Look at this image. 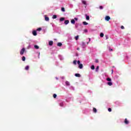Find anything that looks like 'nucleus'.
Returning <instances> with one entry per match:
<instances>
[{
	"label": "nucleus",
	"mask_w": 131,
	"mask_h": 131,
	"mask_svg": "<svg viewBox=\"0 0 131 131\" xmlns=\"http://www.w3.org/2000/svg\"><path fill=\"white\" fill-rule=\"evenodd\" d=\"M63 102H61V103H60V104H59V105L60 106V107H63Z\"/></svg>",
	"instance_id": "obj_27"
},
{
	"label": "nucleus",
	"mask_w": 131,
	"mask_h": 131,
	"mask_svg": "<svg viewBox=\"0 0 131 131\" xmlns=\"http://www.w3.org/2000/svg\"><path fill=\"white\" fill-rule=\"evenodd\" d=\"M45 20L46 21H49L50 20V18H49V17H45Z\"/></svg>",
	"instance_id": "obj_16"
},
{
	"label": "nucleus",
	"mask_w": 131,
	"mask_h": 131,
	"mask_svg": "<svg viewBox=\"0 0 131 131\" xmlns=\"http://www.w3.org/2000/svg\"><path fill=\"white\" fill-rule=\"evenodd\" d=\"M57 46L58 47H62V43H61V42L57 43Z\"/></svg>",
	"instance_id": "obj_12"
},
{
	"label": "nucleus",
	"mask_w": 131,
	"mask_h": 131,
	"mask_svg": "<svg viewBox=\"0 0 131 131\" xmlns=\"http://www.w3.org/2000/svg\"><path fill=\"white\" fill-rule=\"evenodd\" d=\"M71 23H72V24H75V20L74 19H72Z\"/></svg>",
	"instance_id": "obj_10"
},
{
	"label": "nucleus",
	"mask_w": 131,
	"mask_h": 131,
	"mask_svg": "<svg viewBox=\"0 0 131 131\" xmlns=\"http://www.w3.org/2000/svg\"><path fill=\"white\" fill-rule=\"evenodd\" d=\"M124 123L125 124H128V123H129V122L127 120V119H125Z\"/></svg>",
	"instance_id": "obj_4"
},
{
	"label": "nucleus",
	"mask_w": 131,
	"mask_h": 131,
	"mask_svg": "<svg viewBox=\"0 0 131 131\" xmlns=\"http://www.w3.org/2000/svg\"><path fill=\"white\" fill-rule=\"evenodd\" d=\"M25 59H26V58H25V56H23L22 57V61H25Z\"/></svg>",
	"instance_id": "obj_29"
},
{
	"label": "nucleus",
	"mask_w": 131,
	"mask_h": 131,
	"mask_svg": "<svg viewBox=\"0 0 131 131\" xmlns=\"http://www.w3.org/2000/svg\"><path fill=\"white\" fill-rule=\"evenodd\" d=\"M83 25H88L89 23H86V21H83Z\"/></svg>",
	"instance_id": "obj_21"
},
{
	"label": "nucleus",
	"mask_w": 131,
	"mask_h": 131,
	"mask_svg": "<svg viewBox=\"0 0 131 131\" xmlns=\"http://www.w3.org/2000/svg\"><path fill=\"white\" fill-rule=\"evenodd\" d=\"M61 11L62 12H65V8L64 7L61 8Z\"/></svg>",
	"instance_id": "obj_25"
},
{
	"label": "nucleus",
	"mask_w": 131,
	"mask_h": 131,
	"mask_svg": "<svg viewBox=\"0 0 131 131\" xmlns=\"http://www.w3.org/2000/svg\"><path fill=\"white\" fill-rule=\"evenodd\" d=\"M53 98H54V99H56L57 98V94H53Z\"/></svg>",
	"instance_id": "obj_22"
},
{
	"label": "nucleus",
	"mask_w": 131,
	"mask_h": 131,
	"mask_svg": "<svg viewBox=\"0 0 131 131\" xmlns=\"http://www.w3.org/2000/svg\"><path fill=\"white\" fill-rule=\"evenodd\" d=\"M77 51H79V48H78L77 49Z\"/></svg>",
	"instance_id": "obj_42"
},
{
	"label": "nucleus",
	"mask_w": 131,
	"mask_h": 131,
	"mask_svg": "<svg viewBox=\"0 0 131 131\" xmlns=\"http://www.w3.org/2000/svg\"><path fill=\"white\" fill-rule=\"evenodd\" d=\"M96 71H97V70H99V66H97V67H96Z\"/></svg>",
	"instance_id": "obj_37"
},
{
	"label": "nucleus",
	"mask_w": 131,
	"mask_h": 131,
	"mask_svg": "<svg viewBox=\"0 0 131 131\" xmlns=\"http://www.w3.org/2000/svg\"><path fill=\"white\" fill-rule=\"evenodd\" d=\"M53 43H54V42H53V41H50L49 42V46H53Z\"/></svg>",
	"instance_id": "obj_6"
},
{
	"label": "nucleus",
	"mask_w": 131,
	"mask_h": 131,
	"mask_svg": "<svg viewBox=\"0 0 131 131\" xmlns=\"http://www.w3.org/2000/svg\"><path fill=\"white\" fill-rule=\"evenodd\" d=\"M34 47L35 49H36L37 50H38V49H39V47H38V46L37 45H35Z\"/></svg>",
	"instance_id": "obj_14"
},
{
	"label": "nucleus",
	"mask_w": 131,
	"mask_h": 131,
	"mask_svg": "<svg viewBox=\"0 0 131 131\" xmlns=\"http://www.w3.org/2000/svg\"><path fill=\"white\" fill-rule=\"evenodd\" d=\"M78 37H79V36H78V35L76 36L75 37L76 40H78Z\"/></svg>",
	"instance_id": "obj_31"
},
{
	"label": "nucleus",
	"mask_w": 131,
	"mask_h": 131,
	"mask_svg": "<svg viewBox=\"0 0 131 131\" xmlns=\"http://www.w3.org/2000/svg\"><path fill=\"white\" fill-rule=\"evenodd\" d=\"M95 62H96V63H99V60L96 59Z\"/></svg>",
	"instance_id": "obj_34"
},
{
	"label": "nucleus",
	"mask_w": 131,
	"mask_h": 131,
	"mask_svg": "<svg viewBox=\"0 0 131 131\" xmlns=\"http://www.w3.org/2000/svg\"><path fill=\"white\" fill-rule=\"evenodd\" d=\"M32 34L34 36H36V35H37V33H36V31H33L32 32Z\"/></svg>",
	"instance_id": "obj_3"
},
{
	"label": "nucleus",
	"mask_w": 131,
	"mask_h": 131,
	"mask_svg": "<svg viewBox=\"0 0 131 131\" xmlns=\"http://www.w3.org/2000/svg\"><path fill=\"white\" fill-rule=\"evenodd\" d=\"M76 63H77V61H76V60H74L73 61V64L74 65H76Z\"/></svg>",
	"instance_id": "obj_23"
},
{
	"label": "nucleus",
	"mask_w": 131,
	"mask_h": 131,
	"mask_svg": "<svg viewBox=\"0 0 131 131\" xmlns=\"http://www.w3.org/2000/svg\"><path fill=\"white\" fill-rule=\"evenodd\" d=\"M75 76H76V77H80L81 75L79 74H75Z\"/></svg>",
	"instance_id": "obj_8"
},
{
	"label": "nucleus",
	"mask_w": 131,
	"mask_h": 131,
	"mask_svg": "<svg viewBox=\"0 0 131 131\" xmlns=\"http://www.w3.org/2000/svg\"><path fill=\"white\" fill-rule=\"evenodd\" d=\"M89 40L91 41V38H89Z\"/></svg>",
	"instance_id": "obj_44"
},
{
	"label": "nucleus",
	"mask_w": 131,
	"mask_h": 131,
	"mask_svg": "<svg viewBox=\"0 0 131 131\" xmlns=\"http://www.w3.org/2000/svg\"><path fill=\"white\" fill-rule=\"evenodd\" d=\"M66 84L67 85H70V83H69V82H68V81H67L66 82Z\"/></svg>",
	"instance_id": "obj_19"
},
{
	"label": "nucleus",
	"mask_w": 131,
	"mask_h": 131,
	"mask_svg": "<svg viewBox=\"0 0 131 131\" xmlns=\"http://www.w3.org/2000/svg\"><path fill=\"white\" fill-rule=\"evenodd\" d=\"M106 39H108V36L107 35H105Z\"/></svg>",
	"instance_id": "obj_38"
},
{
	"label": "nucleus",
	"mask_w": 131,
	"mask_h": 131,
	"mask_svg": "<svg viewBox=\"0 0 131 131\" xmlns=\"http://www.w3.org/2000/svg\"><path fill=\"white\" fill-rule=\"evenodd\" d=\"M111 19V17H110V16L107 15L105 16V20L106 21H109V20H110Z\"/></svg>",
	"instance_id": "obj_2"
},
{
	"label": "nucleus",
	"mask_w": 131,
	"mask_h": 131,
	"mask_svg": "<svg viewBox=\"0 0 131 131\" xmlns=\"http://www.w3.org/2000/svg\"><path fill=\"white\" fill-rule=\"evenodd\" d=\"M74 20H75V21H77V20H78V18H76V17H75V18H74Z\"/></svg>",
	"instance_id": "obj_35"
},
{
	"label": "nucleus",
	"mask_w": 131,
	"mask_h": 131,
	"mask_svg": "<svg viewBox=\"0 0 131 131\" xmlns=\"http://www.w3.org/2000/svg\"><path fill=\"white\" fill-rule=\"evenodd\" d=\"M64 20H65V18L61 17L59 19V21H60V22H62V21H64Z\"/></svg>",
	"instance_id": "obj_9"
},
{
	"label": "nucleus",
	"mask_w": 131,
	"mask_h": 131,
	"mask_svg": "<svg viewBox=\"0 0 131 131\" xmlns=\"http://www.w3.org/2000/svg\"><path fill=\"white\" fill-rule=\"evenodd\" d=\"M108 111L109 112H111V111H112V109H111V108H108Z\"/></svg>",
	"instance_id": "obj_32"
},
{
	"label": "nucleus",
	"mask_w": 131,
	"mask_h": 131,
	"mask_svg": "<svg viewBox=\"0 0 131 131\" xmlns=\"http://www.w3.org/2000/svg\"><path fill=\"white\" fill-rule=\"evenodd\" d=\"M104 36V33H100V37H103Z\"/></svg>",
	"instance_id": "obj_26"
},
{
	"label": "nucleus",
	"mask_w": 131,
	"mask_h": 131,
	"mask_svg": "<svg viewBox=\"0 0 131 131\" xmlns=\"http://www.w3.org/2000/svg\"><path fill=\"white\" fill-rule=\"evenodd\" d=\"M84 32H88V30L86 29L84 30Z\"/></svg>",
	"instance_id": "obj_41"
},
{
	"label": "nucleus",
	"mask_w": 131,
	"mask_h": 131,
	"mask_svg": "<svg viewBox=\"0 0 131 131\" xmlns=\"http://www.w3.org/2000/svg\"><path fill=\"white\" fill-rule=\"evenodd\" d=\"M25 52V48H23L20 52V55H23V54H24Z\"/></svg>",
	"instance_id": "obj_1"
},
{
	"label": "nucleus",
	"mask_w": 131,
	"mask_h": 131,
	"mask_svg": "<svg viewBox=\"0 0 131 131\" xmlns=\"http://www.w3.org/2000/svg\"><path fill=\"white\" fill-rule=\"evenodd\" d=\"M25 70H29V66H27L25 67Z\"/></svg>",
	"instance_id": "obj_18"
},
{
	"label": "nucleus",
	"mask_w": 131,
	"mask_h": 131,
	"mask_svg": "<svg viewBox=\"0 0 131 131\" xmlns=\"http://www.w3.org/2000/svg\"><path fill=\"white\" fill-rule=\"evenodd\" d=\"M106 80L107 81H111L112 80H111V78H107Z\"/></svg>",
	"instance_id": "obj_24"
},
{
	"label": "nucleus",
	"mask_w": 131,
	"mask_h": 131,
	"mask_svg": "<svg viewBox=\"0 0 131 131\" xmlns=\"http://www.w3.org/2000/svg\"><path fill=\"white\" fill-rule=\"evenodd\" d=\"M91 69L92 70H95V66L92 65V66L91 67Z\"/></svg>",
	"instance_id": "obj_17"
},
{
	"label": "nucleus",
	"mask_w": 131,
	"mask_h": 131,
	"mask_svg": "<svg viewBox=\"0 0 131 131\" xmlns=\"http://www.w3.org/2000/svg\"><path fill=\"white\" fill-rule=\"evenodd\" d=\"M93 112H94V113H97V108L94 107L93 108Z\"/></svg>",
	"instance_id": "obj_13"
},
{
	"label": "nucleus",
	"mask_w": 131,
	"mask_h": 131,
	"mask_svg": "<svg viewBox=\"0 0 131 131\" xmlns=\"http://www.w3.org/2000/svg\"><path fill=\"white\" fill-rule=\"evenodd\" d=\"M112 73H113V70H112Z\"/></svg>",
	"instance_id": "obj_43"
},
{
	"label": "nucleus",
	"mask_w": 131,
	"mask_h": 131,
	"mask_svg": "<svg viewBox=\"0 0 131 131\" xmlns=\"http://www.w3.org/2000/svg\"><path fill=\"white\" fill-rule=\"evenodd\" d=\"M41 30V28H38L37 29V31H40Z\"/></svg>",
	"instance_id": "obj_30"
},
{
	"label": "nucleus",
	"mask_w": 131,
	"mask_h": 131,
	"mask_svg": "<svg viewBox=\"0 0 131 131\" xmlns=\"http://www.w3.org/2000/svg\"><path fill=\"white\" fill-rule=\"evenodd\" d=\"M69 24V20H66L64 21V24L66 25H67V24Z\"/></svg>",
	"instance_id": "obj_7"
},
{
	"label": "nucleus",
	"mask_w": 131,
	"mask_h": 131,
	"mask_svg": "<svg viewBox=\"0 0 131 131\" xmlns=\"http://www.w3.org/2000/svg\"><path fill=\"white\" fill-rule=\"evenodd\" d=\"M82 3L83 5H86V1L84 0H82Z\"/></svg>",
	"instance_id": "obj_11"
},
{
	"label": "nucleus",
	"mask_w": 131,
	"mask_h": 131,
	"mask_svg": "<svg viewBox=\"0 0 131 131\" xmlns=\"http://www.w3.org/2000/svg\"><path fill=\"white\" fill-rule=\"evenodd\" d=\"M99 9L100 10H103V6H99Z\"/></svg>",
	"instance_id": "obj_33"
},
{
	"label": "nucleus",
	"mask_w": 131,
	"mask_h": 131,
	"mask_svg": "<svg viewBox=\"0 0 131 131\" xmlns=\"http://www.w3.org/2000/svg\"><path fill=\"white\" fill-rule=\"evenodd\" d=\"M56 18H57V15H54L53 16V19H56Z\"/></svg>",
	"instance_id": "obj_28"
},
{
	"label": "nucleus",
	"mask_w": 131,
	"mask_h": 131,
	"mask_svg": "<svg viewBox=\"0 0 131 131\" xmlns=\"http://www.w3.org/2000/svg\"><path fill=\"white\" fill-rule=\"evenodd\" d=\"M110 52H112V51H113V49H109Z\"/></svg>",
	"instance_id": "obj_39"
},
{
	"label": "nucleus",
	"mask_w": 131,
	"mask_h": 131,
	"mask_svg": "<svg viewBox=\"0 0 131 131\" xmlns=\"http://www.w3.org/2000/svg\"><path fill=\"white\" fill-rule=\"evenodd\" d=\"M121 29H124V27L123 26H121Z\"/></svg>",
	"instance_id": "obj_36"
},
{
	"label": "nucleus",
	"mask_w": 131,
	"mask_h": 131,
	"mask_svg": "<svg viewBox=\"0 0 131 131\" xmlns=\"http://www.w3.org/2000/svg\"><path fill=\"white\" fill-rule=\"evenodd\" d=\"M107 84H108V85L111 86V85H112V84H113V83H112V82H107Z\"/></svg>",
	"instance_id": "obj_15"
},
{
	"label": "nucleus",
	"mask_w": 131,
	"mask_h": 131,
	"mask_svg": "<svg viewBox=\"0 0 131 131\" xmlns=\"http://www.w3.org/2000/svg\"><path fill=\"white\" fill-rule=\"evenodd\" d=\"M86 20H90V16L86 14Z\"/></svg>",
	"instance_id": "obj_20"
},
{
	"label": "nucleus",
	"mask_w": 131,
	"mask_h": 131,
	"mask_svg": "<svg viewBox=\"0 0 131 131\" xmlns=\"http://www.w3.org/2000/svg\"><path fill=\"white\" fill-rule=\"evenodd\" d=\"M77 63H78V65H79V64H81V63H80V61H79V60H78V61H77Z\"/></svg>",
	"instance_id": "obj_40"
},
{
	"label": "nucleus",
	"mask_w": 131,
	"mask_h": 131,
	"mask_svg": "<svg viewBox=\"0 0 131 131\" xmlns=\"http://www.w3.org/2000/svg\"><path fill=\"white\" fill-rule=\"evenodd\" d=\"M83 68V66L82 65V64L80 63L79 64V68L80 69H82Z\"/></svg>",
	"instance_id": "obj_5"
}]
</instances>
